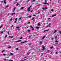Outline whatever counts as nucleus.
Listing matches in <instances>:
<instances>
[{
    "mask_svg": "<svg viewBox=\"0 0 61 61\" xmlns=\"http://www.w3.org/2000/svg\"><path fill=\"white\" fill-rule=\"evenodd\" d=\"M45 46H44V45H42V48H43L42 49V50H43L45 49Z\"/></svg>",
    "mask_w": 61,
    "mask_h": 61,
    "instance_id": "1",
    "label": "nucleus"
},
{
    "mask_svg": "<svg viewBox=\"0 0 61 61\" xmlns=\"http://www.w3.org/2000/svg\"><path fill=\"white\" fill-rule=\"evenodd\" d=\"M51 25V24L49 23V25H47L46 26V28L48 27H50V26Z\"/></svg>",
    "mask_w": 61,
    "mask_h": 61,
    "instance_id": "2",
    "label": "nucleus"
},
{
    "mask_svg": "<svg viewBox=\"0 0 61 61\" xmlns=\"http://www.w3.org/2000/svg\"><path fill=\"white\" fill-rule=\"evenodd\" d=\"M30 28H32V30H34V27H33L31 25L30 26Z\"/></svg>",
    "mask_w": 61,
    "mask_h": 61,
    "instance_id": "3",
    "label": "nucleus"
},
{
    "mask_svg": "<svg viewBox=\"0 0 61 61\" xmlns=\"http://www.w3.org/2000/svg\"><path fill=\"white\" fill-rule=\"evenodd\" d=\"M25 42H27V41H24V42H21L20 43V44H23V43H25Z\"/></svg>",
    "mask_w": 61,
    "mask_h": 61,
    "instance_id": "4",
    "label": "nucleus"
},
{
    "mask_svg": "<svg viewBox=\"0 0 61 61\" xmlns=\"http://www.w3.org/2000/svg\"><path fill=\"white\" fill-rule=\"evenodd\" d=\"M46 36H44L42 37V39H45V37H46Z\"/></svg>",
    "mask_w": 61,
    "mask_h": 61,
    "instance_id": "5",
    "label": "nucleus"
},
{
    "mask_svg": "<svg viewBox=\"0 0 61 61\" xmlns=\"http://www.w3.org/2000/svg\"><path fill=\"white\" fill-rule=\"evenodd\" d=\"M21 40H18L17 41H16V42H21Z\"/></svg>",
    "mask_w": 61,
    "mask_h": 61,
    "instance_id": "6",
    "label": "nucleus"
},
{
    "mask_svg": "<svg viewBox=\"0 0 61 61\" xmlns=\"http://www.w3.org/2000/svg\"><path fill=\"white\" fill-rule=\"evenodd\" d=\"M5 1H6V0H4V3H5V4H6V3L5 2Z\"/></svg>",
    "mask_w": 61,
    "mask_h": 61,
    "instance_id": "7",
    "label": "nucleus"
},
{
    "mask_svg": "<svg viewBox=\"0 0 61 61\" xmlns=\"http://www.w3.org/2000/svg\"><path fill=\"white\" fill-rule=\"evenodd\" d=\"M56 14H55L54 15H52V17H54L55 16H56Z\"/></svg>",
    "mask_w": 61,
    "mask_h": 61,
    "instance_id": "8",
    "label": "nucleus"
},
{
    "mask_svg": "<svg viewBox=\"0 0 61 61\" xmlns=\"http://www.w3.org/2000/svg\"><path fill=\"white\" fill-rule=\"evenodd\" d=\"M15 13H13L11 15H15Z\"/></svg>",
    "mask_w": 61,
    "mask_h": 61,
    "instance_id": "9",
    "label": "nucleus"
},
{
    "mask_svg": "<svg viewBox=\"0 0 61 61\" xmlns=\"http://www.w3.org/2000/svg\"><path fill=\"white\" fill-rule=\"evenodd\" d=\"M56 31H57L56 30L55 31H54L53 32L54 34H55V33H56Z\"/></svg>",
    "mask_w": 61,
    "mask_h": 61,
    "instance_id": "10",
    "label": "nucleus"
},
{
    "mask_svg": "<svg viewBox=\"0 0 61 61\" xmlns=\"http://www.w3.org/2000/svg\"><path fill=\"white\" fill-rule=\"evenodd\" d=\"M46 3H47L46 1H45V3H44L43 4H44V5H46Z\"/></svg>",
    "mask_w": 61,
    "mask_h": 61,
    "instance_id": "11",
    "label": "nucleus"
},
{
    "mask_svg": "<svg viewBox=\"0 0 61 61\" xmlns=\"http://www.w3.org/2000/svg\"><path fill=\"white\" fill-rule=\"evenodd\" d=\"M49 30H45L44 31V32H46V31H48Z\"/></svg>",
    "mask_w": 61,
    "mask_h": 61,
    "instance_id": "12",
    "label": "nucleus"
},
{
    "mask_svg": "<svg viewBox=\"0 0 61 61\" xmlns=\"http://www.w3.org/2000/svg\"><path fill=\"white\" fill-rule=\"evenodd\" d=\"M8 6H9V5H7V6H6L5 7V9H6V8H7V7H8Z\"/></svg>",
    "mask_w": 61,
    "mask_h": 61,
    "instance_id": "13",
    "label": "nucleus"
},
{
    "mask_svg": "<svg viewBox=\"0 0 61 61\" xmlns=\"http://www.w3.org/2000/svg\"><path fill=\"white\" fill-rule=\"evenodd\" d=\"M24 7H22L20 8V9H24Z\"/></svg>",
    "mask_w": 61,
    "mask_h": 61,
    "instance_id": "14",
    "label": "nucleus"
},
{
    "mask_svg": "<svg viewBox=\"0 0 61 61\" xmlns=\"http://www.w3.org/2000/svg\"><path fill=\"white\" fill-rule=\"evenodd\" d=\"M39 43H40V44H42V41H40L39 42Z\"/></svg>",
    "mask_w": 61,
    "mask_h": 61,
    "instance_id": "15",
    "label": "nucleus"
},
{
    "mask_svg": "<svg viewBox=\"0 0 61 61\" xmlns=\"http://www.w3.org/2000/svg\"><path fill=\"white\" fill-rule=\"evenodd\" d=\"M19 5V3H18L17 4H16V6H18Z\"/></svg>",
    "mask_w": 61,
    "mask_h": 61,
    "instance_id": "16",
    "label": "nucleus"
},
{
    "mask_svg": "<svg viewBox=\"0 0 61 61\" xmlns=\"http://www.w3.org/2000/svg\"><path fill=\"white\" fill-rule=\"evenodd\" d=\"M39 28H40V27H36V28L37 29H39Z\"/></svg>",
    "mask_w": 61,
    "mask_h": 61,
    "instance_id": "17",
    "label": "nucleus"
},
{
    "mask_svg": "<svg viewBox=\"0 0 61 61\" xmlns=\"http://www.w3.org/2000/svg\"><path fill=\"white\" fill-rule=\"evenodd\" d=\"M9 37L10 38H13V36H12L11 37V36H9Z\"/></svg>",
    "mask_w": 61,
    "mask_h": 61,
    "instance_id": "18",
    "label": "nucleus"
},
{
    "mask_svg": "<svg viewBox=\"0 0 61 61\" xmlns=\"http://www.w3.org/2000/svg\"><path fill=\"white\" fill-rule=\"evenodd\" d=\"M11 46H9L8 48H11Z\"/></svg>",
    "mask_w": 61,
    "mask_h": 61,
    "instance_id": "19",
    "label": "nucleus"
},
{
    "mask_svg": "<svg viewBox=\"0 0 61 61\" xmlns=\"http://www.w3.org/2000/svg\"><path fill=\"white\" fill-rule=\"evenodd\" d=\"M45 9H47V7H46L45 8Z\"/></svg>",
    "mask_w": 61,
    "mask_h": 61,
    "instance_id": "20",
    "label": "nucleus"
},
{
    "mask_svg": "<svg viewBox=\"0 0 61 61\" xmlns=\"http://www.w3.org/2000/svg\"><path fill=\"white\" fill-rule=\"evenodd\" d=\"M28 17L29 18H30V17H31V16H29Z\"/></svg>",
    "mask_w": 61,
    "mask_h": 61,
    "instance_id": "21",
    "label": "nucleus"
},
{
    "mask_svg": "<svg viewBox=\"0 0 61 61\" xmlns=\"http://www.w3.org/2000/svg\"><path fill=\"white\" fill-rule=\"evenodd\" d=\"M5 50H3V51H2V52H1V53H3V52H4V51H5Z\"/></svg>",
    "mask_w": 61,
    "mask_h": 61,
    "instance_id": "22",
    "label": "nucleus"
},
{
    "mask_svg": "<svg viewBox=\"0 0 61 61\" xmlns=\"http://www.w3.org/2000/svg\"><path fill=\"white\" fill-rule=\"evenodd\" d=\"M19 27L17 26V27H16V28H18V29L19 28Z\"/></svg>",
    "mask_w": 61,
    "mask_h": 61,
    "instance_id": "23",
    "label": "nucleus"
},
{
    "mask_svg": "<svg viewBox=\"0 0 61 61\" xmlns=\"http://www.w3.org/2000/svg\"><path fill=\"white\" fill-rule=\"evenodd\" d=\"M53 46L52 47H50V48H51V49H52V48H53Z\"/></svg>",
    "mask_w": 61,
    "mask_h": 61,
    "instance_id": "24",
    "label": "nucleus"
},
{
    "mask_svg": "<svg viewBox=\"0 0 61 61\" xmlns=\"http://www.w3.org/2000/svg\"><path fill=\"white\" fill-rule=\"evenodd\" d=\"M2 26H3V25H1V26H0V28H1V27H2Z\"/></svg>",
    "mask_w": 61,
    "mask_h": 61,
    "instance_id": "25",
    "label": "nucleus"
},
{
    "mask_svg": "<svg viewBox=\"0 0 61 61\" xmlns=\"http://www.w3.org/2000/svg\"><path fill=\"white\" fill-rule=\"evenodd\" d=\"M31 38V36H29V38Z\"/></svg>",
    "mask_w": 61,
    "mask_h": 61,
    "instance_id": "26",
    "label": "nucleus"
},
{
    "mask_svg": "<svg viewBox=\"0 0 61 61\" xmlns=\"http://www.w3.org/2000/svg\"><path fill=\"white\" fill-rule=\"evenodd\" d=\"M56 38H57V36H56L55 37V38L56 39Z\"/></svg>",
    "mask_w": 61,
    "mask_h": 61,
    "instance_id": "27",
    "label": "nucleus"
},
{
    "mask_svg": "<svg viewBox=\"0 0 61 61\" xmlns=\"http://www.w3.org/2000/svg\"><path fill=\"white\" fill-rule=\"evenodd\" d=\"M21 18H22L21 17L19 18V19H20V20H21Z\"/></svg>",
    "mask_w": 61,
    "mask_h": 61,
    "instance_id": "28",
    "label": "nucleus"
},
{
    "mask_svg": "<svg viewBox=\"0 0 61 61\" xmlns=\"http://www.w3.org/2000/svg\"><path fill=\"white\" fill-rule=\"evenodd\" d=\"M51 11H52V12H53L54 11V10H53V9H52L51 10Z\"/></svg>",
    "mask_w": 61,
    "mask_h": 61,
    "instance_id": "29",
    "label": "nucleus"
},
{
    "mask_svg": "<svg viewBox=\"0 0 61 61\" xmlns=\"http://www.w3.org/2000/svg\"><path fill=\"white\" fill-rule=\"evenodd\" d=\"M35 19V18L32 17V20H34V19Z\"/></svg>",
    "mask_w": 61,
    "mask_h": 61,
    "instance_id": "30",
    "label": "nucleus"
},
{
    "mask_svg": "<svg viewBox=\"0 0 61 61\" xmlns=\"http://www.w3.org/2000/svg\"><path fill=\"white\" fill-rule=\"evenodd\" d=\"M13 20V19L11 18V19H10V21H12Z\"/></svg>",
    "mask_w": 61,
    "mask_h": 61,
    "instance_id": "31",
    "label": "nucleus"
},
{
    "mask_svg": "<svg viewBox=\"0 0 61 61\" xmlns=\"http://www.w3.org/2000/svg\"><path fill=\"white\" fill-rule=\"evenodd\" d=\"M17 18L15 19V21H17Z\"/></svg>",
    "mask_w": 61,
    "mask_h": 61,
    "instance_id": "32",
    "label": "nucleus"
},
{
    "mask_svg": "<svg viewBox=\"0 0 61 61\" xmlns=\"http://www.w3.org/2000/svg\"><path fill=\"white\" fill-rule=\"evenodd\" d=\"M42 9H43V10H45V9L44 8H42Z\"/></svg>",
    "mask_w": 61,
    "mask_h": 61,
    "instance_id": "33",
    "label": "nucleus"
},
{
    "mask_svg": "<svg viewBox=\"0 0 61 61\" xmlns=\"http://www.w3.org/2000/svg\"><path fill=\"white\" fill-rule=\"evenodd\" d=\"M38 25H40V22H39L38 23Z\"/></svg>",
    "mask_w": 61,
    "mask_h": 61,
    "instance_id": "34",
    "label": "nucleus"
},
{
    "mask_svg": "<svg viewBox=\"0 0 61 61\" xmlns=\"http://www.w3.org/2000/svg\"><path fill=\"white\" fill-rule=\"evenodd\" d=\"M36 15L34 14L33 15V16H36Z\"/></svg>",
    "mask_w": 61,
    "mask_h": 61,
    "instance_id": "35",
    "label": "nucleus"
},
{
    "mask_svg": "<svg viewBox=\"0 0 61 61\" xmlns=\"http://www.w3.org/2000/svg\"><path fill=\"white\" fill-rule=\"evenodd\" d=\"M58 42V41H55V42H56V43H57Z\"/></svg>",
    "mask_w": 61,
    "mask_h": 61,
    "instance_id": "36",
    "label": "nucleus"
},
{
    "mask_svg": "<svg viewBox=\"0 0 61 61\" xmlns=\"http://www.w3.org/2000/svg\"><path fill=\"white\" fill-rule=\"evenodd\" d=\"M14 26V25H12V26H11V27H13Z\"/></svg>",
    "mask_w": 61,
    "mask_h": 61,
    "instance_id": "37",
    "label": "nucleus"
},
{
    "mask_svg": "<svg viewBox=\"0 0 61 61\" xmlns=\"http://www.w3.org/2000/svg\"><path fill=\"white\" fill-rule=\"evenodd\" d=\"M28 12H30V10H28Z\"/></svg>",
    "mask_w": 61,
    "mask_h": 61,
    "instance_id": "38",
    "label": "nucleus"
},
{
    "mask_svg": "<svg viewBox=\"0 0 61 61\" xmlns=\"http://www.w3.org/2000/svg\"><path fill=\"white\" fill-rule=\"evenodd\" d=\"M16 8H15V7L14 8V10H15Z\"/></svg>",
    "mask_w": 61,
    "mask_h": 61,
    "instance_id": "39",
    "label": "nucleus"
},
{
    "mask_svg": "<svg viewBox=\"0 0 61 61\" xmlns=\"http://www.w3.org/2000/svg\"><path fill=\"white\" fill-rule=\"evenodd\" d=\"M7 35H6V36H5V38H6V37H7Z\"/></svg>",
    "mask_w": 61,
    "mask_h": 61,
    "instance_id": "40",
    "label": "nucleus"
},
{
    "mask_svg": "<svg viewBox=\"0 0 61 61\" xmlns=\"http://www.w3.org/2000/svg\"><path fill=\"white\" fill-rule=\"evenodd\" d=\"M23 38L22 37H21L20 38V39H22Z\"/></svg>",
    "mask_w": 61,
    "mask_h": 61,
    "instance_id": "41",
    "label": "nucleus"
},
{
    "mask_svg": "<svg viewBox=\"0 0 61 61\" xmlns=\"http://www.w3.org/2000/svg\"><path fill=\"white\" fill-rule=\"evenodd\" d=\"M16 21L15 20L14 23H16Z\"/></svg>",
    "mask_w": 61,
    "mask_h": 61,
    "instance_id": "42",
    "label": "nucleus"
},
{
    "mask_svg": "<svg viewBox=\"0 0 61 61\" xmlns=\"http://www.w3.org/2000/svg\"><path fill=\"white\" fill-rule=\"evenodd\" d=\"M46 4L48 5H49V4H48V3H46Z\"/></svg>",
    "mask_w": 61,
    "mask_h": 61,
    "instance_id": "43",
    "label": "nucleus"
},
{
    "mask_svg": "<svg viewBox=\"0 0 61 61\" xmlns=\"http://www.w3.org/2000/svg\"><path fill=\"white\" fill-rule=\"evenodd\" d=\"M31 6H30V7H29V8H30H30H31Z\"/></svg>",
    "mask_w": 61,
    "mask_h": 61,
    "instance_id": "44",
    "label": "nucleus"
},
{
    "mask_svg": "<svg viewBox=\"0 0 61 61\" xmlns=\"http://www.w3.org/2000/svg\"><path fill=\"white\" fill-rule=\"evenodd\" d=\"M32 11H33V10H32L30 11V12H32Z\"/></svg>",
    "mask_w": 61,
    "mask_h": 61,
    "instance_id": "45",
    "label": "nucleus"
},
{
    "mask_svg": "<svg viewBox=\"0 0 61 61\" xmlns=\"http://www.w3.org/2000/svg\"><path fill=\"white\" fill-rule=\"evenodd\" d=\"M10 55H13V54H12V53H10Z\"/></svg>",
    "mask_w": 61,
    "mask_h": 61,
    "instance_id": "46",
    "label": "nucleus"
},
{
    "mask_svg": "<svg viewBox=\"0 0 61 61\" xmlns=\"http://www.w3.org/2000/svg\"><path fill=\"white\" fill-rule=\"evenodd\" d=\"M28 32H30V30H28Z\"/></svg>",
    "mask_w": 61,
    "mask_h": 61,
    "instance_id": "47",
    "label": "nucleus"
},
{
    "mask_svg": "<svg viewBox=\"0 0 61 61\" xmlns=\"http://www.w3.org/2000/svg\"><path fill=\"white\" fill-rule=\"evenodd\" d=\"M29 9H30V8H28L27 10H29Z\"/></svg>",
    "mask_w": 61,
    "mask_h": 61,
    "instance_id": "48",
    "label": "nucleus"
},
{
    "mask_svg": "<svg viewBox=\"0 0 61 61\" xmlns=\"http://www.w3.org/2000/svg\"><path fill=\"white\" fill-rule=\"evenodd\" d=\"M3 55L4 56H5V55H6L5 54H3Z\"/></svg>",
    "mask_w": 61,
    "mask_h": 61,
    "instance_id": "49",
    "label": "nucleus"
},
{
    "mask_svg": "<svg viewBox=\"0 0 61 61\" xmlns=\"http://www.w3.org/2000/svg\"><path fill=\"white\" fill-rule=\"evenodd\" d=\"M34 1H35V0H33L32 1V2H34Z\"/></svg>",
    "mask_w": 61,
    "mask_h": 61,
    "instance_id": "50",
    "label": "nucleus"
},
{
    "mask_svg": "<svg viewBox=\"0 0 61 61\" xmlns=\"http://www.w3.org/2000/svg\"><path fill=\"white\" fill-rule=\"evenodd\" d=\"M7 33L8 34H9V31Z\"/></svg>",
    "mask_w": 61,
    "mask_h": 61,
    "instance_id": "51",
    "label": "nucleus"
},
{
    "mask_svg": "<svg viewBox=\"0 0 61 61\" xmlns=\"http://www.w3.org/2000/svg\"><path fill=\"white\" fill-rule=\"evenodd\" d=\"M3 60H6V59H3Z\"/></svg>",
    "mask_w": 61,
    "mask_h": 61,
    "instance_id": "52",
    "label": "nucleus"
},
{
    "mask_svg": "<svg viewBox=\"0 0 61 61\" xmlns=\"http://www.w3.org/2000/svg\"><path fill=\"white\" fill-rule=\"evenodd\" d=\"M26 58V57H25L24 58Z\"/></svg>",
    "mask_w": 61,
    "mask_h": 61,
    "instance_id": "53",
    "label": "nucleus"
},
{
    "mask_svg": "<svg viewBox=\"0 0 61 61\" xmlns=\"http://www.w3.org/2000/svg\"><path fill=\"white\" fill-rule=\"evenodd\" d=\"M40 13V12H38V14H39V13Z\"/></svg>",
    "mask_w": 61,
    "mask_h": 61,
    "instance_id": "54",
    "label": "nucleus"
},
{
    "mask_svg": "<svg viewBox=\"0 0 61 61\" xmlns=\"http://www.w3.org/2000/svg\"><path fill=\"white\" fill-rule=\"evenodd\" d=\"M43 54H42L41 55V56H43Z\"/></svg>",
    "mask_w": 61,
    "mask_h": 61,
    "instance_id": "55",
    "label": "nucleus"
},
{
    "mask_svg": "<svg viewBox=\"0 0 61 61\" xmlns=\"http://www.w3.org/2000/svg\"><path fill=\"white\" fill-rule=\"evenodd\" d=\"M50 51L49 50H48V51H47V52H49Z\"/></svg>",
    "mask_w": 61,
    "mask_h": 61,
    "instance_id": "56",
    "label": "nucleus"
},
{
    "mask_svg": "<svg viewBox=\"0 0 61 61\" xmlns=\"http://www.w3.org/2000/svg\"><path fill=\"white\" fill-rule=\"evenodd\" d=\"M60 34H61V31H60Z\"/></svg>",
    "mask_w": 61,
    "mask_h": 61,
    "instance_id": "57",
    "label": "nucleus"
},
{
    "mask_svg": "<svg viewBox=\"0 0 61 61\" xmlns=\"http://www.w3.org/2000/svg\"><path fill=\"white\" fill-rule=\"evenodd\" d=\"M27 55H29V53H27Z\"/></svg>",
    "mask_w": 61,
    "mask_h": 61,
    "instance_id": "58",
    "label": "nucleus"
},
{
    "mask_svg": "<svg viewBox=\"0 0 61 61\" xmlns=\"http://www.w3.org/2000/svg\"><path fill=\"white\" fill-rule=\"evenodd\" d=\"M16 50H18V48H16Z\"/></svg>",
    "mask_w": 61,
    "mask_h": 61,
    "instance_id": "59",
    "label": "nucleus"
},
{
    "mask_svg": "<svg viewBox=\"0 0 61 61\" xmlns=\"http://www.w3.org/2000/svg\"><path fill=\"white\" fill-rule=\"evenodd\" d=\"M26 60V59H25L23 60V61H24V60Z\"/></svg>",
    "mask_w": 61,
    "mask_h": 61,
    "instance_id": "60",
    "label": "nucleus"
},
{
    "mask_svg": "<svg viewBox=\"0 0 61 61\" xmlns=\"http://www.w3.org/2000/svg\"><path fill=\"white\" fill-rule=\"evenodd\" d=\"M50 19V18H48V20H49V19Z\"/></svg>",
    "mask_w": 61,
    "mask_h": 61,
    "instance_id": "61",
    "label": "nucleus"
},
{
    "mask_svg": "<svg viewBox=\"0 0 61 61\" xmlns=\"http://www.w3.org/2000/svg\"><path fill=\"white\" fill-rule=\"evenodd\" d=\"M30 22H28V23L29 24H30Z\"/></svg>",
    "mask_w": 61,
    "mask_h": 61,
    "instance_id": "62",
    "label": "nucleus"
},
{
    "mask_svg": "<svg viewBox=\"0 0 61 61\" xmlns=\"http://www.w3.org/2000/svg\"><path fill=\"white\" fill-rule=\"evenodd\" d=\"M59 53H61V51H60V52H59Z\"/></svg>",
    "mask_w": 61,
    "mask_h": 61,
    "instance_id": "63",
    "label": "nucleus"
},
{
    "mask_svg": "<svg viewBox=\"0 0 61 61\" xmlns=\"http://www.w3.org/2000/svg\"><path fill=\"white\" fill-rule=\"evenodd\" d=\"M3 33V32H1V33Z\"/></svg>",
    "mask_w": 61,
    "mask_h": 61,
    "instance_id": "64",
    "label": "nucleus"
}]
</instances>
